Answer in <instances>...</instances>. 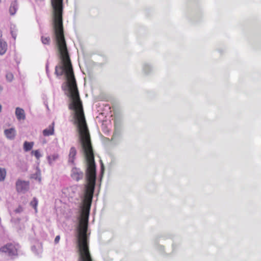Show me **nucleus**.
Listing matches in <instances>:
<instances>
[{
  "mask_svg": "<svg viewBox=\"0 0 261 261\" xmlns=\"http://www.w3.org/2000/svg\"><path fill=\"white\" fill-rule=\"evenodd\" d=\"M53 17H63V0H51Z\"/></svg>",
  "mask_w": 261,
  "mask_h": 261,
  "instance_id": "f257e3e1",
  "label": "nucleus"
},
{
  "mask_svg": "<svg viewBox=\"0 0 261 261\" xmlns=\"http://www.w3.org/2000/svg\"><path fill=\"white\" fill-rule=\"evenodd\" d=\"M18 245L8 243L0 248L1 252L7 253L10 256H16L18 254Z\"/></svg>",
  "mask_w": 261,
  "mask_h": 261,
  "instance_id": "f03ea898",
  "label": "nucleus"
},
{
  "mask_svg": "<svg viewBox=\"0 0 261 261\" xmlns=\"http://www.w3.org/2000/svg\"><path fill=\"white\" fill-rule=\"evenodd\" d=\"M16 188L18 192H25L29 188V182L28 181L18 180L16 183Z\"/></svg>",
  "mask_w": 261,
  "mask_h": 261,
  "instance_id": "7ed1b4c3",
  "label": "nucleus"
},
{
  "mask_svg": "<svg viewBox=\"0 0 261 261\" xmlns=\"http://www.w3.org/2000/svg\"><path fill=\"white\" fill-rule=\"evenodd\" d=\"M83 172L79 168L74 167L71 172V178L76 181H79L83 178Z\"/></svg>",
  "mask_w": 261,
  "mask_h": 261,
  "instance_id": "20e7f679",
  "label": "nucleus"
},
{
  "mask_svg": "<svg viewBox=\"0 0 261 261\" xmlns=\"http://www.w3.org/2000/svg\"><path fill=\"white\" fill-rule=\"evenodd\" d=\"M15 115L18 120H24L25 119V115L24 111L19 107L16 108Z\"/></svg>",
  "mask_w": 261,
  "mask_h": 261,
  "instance_id": "39448f33",
  "label": "nucleus"
},
{
  "mask_svg": "<svg viewBox=\"0 0 261 261\" xmlns=\"http://www.w3.org/2000/svg\"><path fill=\"white\" fill-rule=\"evenodd\" d=\"M54 125L55 123L53 122L47 128L43 130V135L44 136H49L54 134Z\"/></svg>",
  "mask_w": 261,
  "mask_h": 261,
  "instance_id": "423d86ee",
  "label": "nucleus"
},
{
  "mask_svg": "<svg viewBox=\"0 0 261 261\" xmlns=\"http://www.w3.org/2000/svg\"><path fill=\"white\" fill-rule=\"evenodd\" d=\"M5 134L7 138L9 139H13L16 135V130L13 128L6 129L5 130Z\"/></svg>",
  "mask_w": 261,
  "mask_h": 261,
  "instance_id": "0eeeda50",
  "label": "nucleus"
},
{
  "mask_svg": "<svg viewBox=\"0 0 261 261\" xmlns=\"http://www.w3.org/2000/svg\"><path fill=\"white\" fill-rule=\"evenodd\" d=\"M76 154V150L74 147H72L69 151V161L72 163H74L75 155Z\"/></svg>",
  "mask_w": 261,
  "mask_h": 261,
  "instance_id": "6e6552de",
  "label": "nucleus"
},
{
  "mask_svg": "<svg viewBox=\"0 0 261 261\" xmlns=\"http://www.w3.org/2000/svg\"><path fill=\"white\" fill-rule=\"evenodd\" d=\"M1 34H0V37ZM7 44L6 42L3 40L0 39V54L4 55L7 51Z\"/></svg>",
  "mask_w": 261,
  "mask_h": 261,
  "instance_id": "1a4fd4ad",
  "label": "nucleus"
},
{
  "mask_svg": "<svg viewBox=\"0 0 261 261\" xmlns=\"http://www.w3.org/2000/svg\"><path fill=\"white\" fill-rule=\"evenodd\" d=\"M33 145V142H29L25 141L23 144V149L25 151H30L32 149Z\"/></svg>",
  "mask_w": 261,
  "mask_h": 261,
  "instance_id": "9d476101",
  "label": "nucleus"
},
{
  "mask_svg": "<svg viewBox=\"0 0 261 261\" xmlns=\"http://www.w3.org/2000/svg\"><path fill=\"white\" fill-rule=\"evenodd\" d=\"M59 158V155L57 153L51 154L47 156V160L49 164L51 165Z\"/></svg>",
  "mask_w": 261,
  "mask_h": 261,
  "instance_id": "9b49d317",
  "label": "nucleus"
},
{
  "mask_svg": "<svg viewBox=\"0 0 261 261\" xmlns=\"http://www.w3.org/2000/svg\"><path fill=\"white\" fill-rule=\"evenodd\" d=\"M17 10V4L16 2H13L11 3L10 8L9 12L11 15H14L15 14Z\"/></svg>",
  "mask_w": 261,
  "mask_h": 261,
  "instance_id": "f8f14e48",
  "label": "nucleus"
},
{
  "mask_svg": "<svg viewBox=\"0 0 261 261\" xmlns=\"http://www.w3.org/2000/svg\"><path fill=\"white\" fill-rule=\"evenodd\" d=\"M38 200L36 198L34 197L32 201L30 202V205L34 208L35 213H37V205H38Z\"/></svg>",
  "mask_w": 261,
  "mask_h": 261,
  "instance_id": "ddd939ff",
  "label": "nucleus"
},
{
  "mask_svg": "<svg viewBox=\"0 0 261 261\" xmlns=\"http://www.w3.org/2000/svg\"><path fill=\"white\" fill-rule=\"evenodd\" d=\"M42 43L44 45H49L50 43V38L49 37L42 36L41 38Z\"/></svg>",
  "mask_w": 261,
  "mask_h": 261,
  "instance_id": "4468645a",
  "label": "nucleus"
},
{
  "mask_svg": "<svg viewBox=\"0 0 261 261\" xmlns=\"http://www.w3.org/2000/svg\"><path fill=\"white\" fill-rule=\"evenodd\" d=\"M6 176V171L5 168H0V181L5 180Z\"/></svg>",
  "mask_w": 261,
  "mask_h": 261,
  "instance_id": "2eb2a0df",
  "label": "nucleus"
},
{
  "mask_svg": "<svg viewBox=\"0 0 261 261\" xmlns=\"http://www.w3.org/2000/svg\"><path fill=\"white\" fill-rule=\"evenodd\" d=\"M31 154L34 155L37 159H39L41 156L40 151L38 150L32 151Z\"/></svg>",
  "mask_w": 261,
  "mask_h": 261,
  "instance_id": "dca6fc26",
  "label": "nucleus"
},
{
  "mask_svg": "<svg viewBox=\"0 0 261 261\" xmlns=\"http://www.w3.org/2000/svg\"><path fill=\"white\" fill-rule=\"evenodd\" d=\"M6 77L8 81L11 82L14 78V76H13V74L11 72H9L7 73Z\"/></svg>",
  "mask_w": 261,
  "mask_h": 261,
  "instance_id": "f3484780",
  "label": "nucleus"
},
{
  "mask_svg": "<svg viewBox=\"0 0 261 261\" xmlns=\"http://www.w3.org/2000/svg\"><path fill=\"white\" fill-rule=\"evenodd\" d=\"M22 211H23V208L21 206H19L17 209L15 210V212L16 213H20V212H22Z\"/></svg>",
  "mask_w": 261,
  "mask_h": 261,
  "instance_id": "a211bd4d",
  "label": "nucleus"
},
{
  "mask_svg": "<svg viewBox=\"0 0 261 261\" xmlns=\"http://www.w3.org/2000/svg\"><path fill=\"white\" fill-rule=\"evenodd\" d=\"M60 240V237L59 236H57L55 238V243L56 244H57L59 243V241Z\"/></svg>",
  "mask_w": 261,
  "mask_h": 261,
  "instance_id": "6ab92c4d",
  "label": "nucleus"
},
{
  "mask_svg": "<svg viewBox=\"0 0 261 261\" xmlns=\"http://www.w3.org/2000/svg\"><path fill=\"white\" fill-rule=\"evenodd\" d=\"M3 87L0 85V92L2 91Z\"/></svg>",
  "mask_w": 261,
  "mask_h": 261,
  "instance_id": "aec40b11",
  "label": "nucleus"
},
{
  "mask_svg": "<svg viewBox=\"0 0 261 261\" xmlns=\"http://www.w3.org/2000/svg\"><path fill=\"white\" fill-rule=\"evenodd\" d=\"M2 111V106L0 105V112Z\"/></svg>",
  "mask_w": 261,
  "mask_h": 261,
  "instance_id": "412c9836",
  "label": "nucleus"
},
{
  "mask_svg": "<svg viewBox=\"0 0 261 261\" xmlns=\"http://www.w3.org/2000/svg\"><path fill=\"white\" fill-rule=\"evenodd\" d=\"M1 2V0H0V2Z\"/></svg>",
  "mask_w": 261,
  "mask_h": 261,
  "instance_id": "4be33fe9",
  "label": "nucleus"
}]
</instances>
